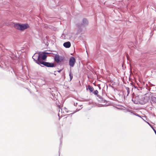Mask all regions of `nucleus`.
I'll use <instances>...</instances> for the list:
<instances>
[{"label":"nucleus","mask_w":156,"mask_h":156,"mask_svg":"<svg viewBox=\"0 0 156 156\" xmlns=\"http://www.w3.org/2000/svg\"><path fill=\"white\" fill-rule=\"evenodd\" d=\"M43 59H42L41 58V55H40L39 58H37V59L36 60V62L38 64H43L42 63H44V62L43 61Z\"/></svg>","instance_id":"obj_6"},{"label":"nucleus","mask_w":156,"mask_h":156,"mask_svg":"<svg viewBox=\"0 0 156 156\" xmlns=\"http://www.w3.org/2000/svg\"><path fill=\"white\" fill-rule=\"evenodd\" d=\"M144 97L142 95L136 96L134 99H133V101L136 104H145Z\"/></svg>","instance_id":"obj_1"},{"label":"nucleus","mask_w":156,"mask_h":156,"mask_svg":"<svg viewBox=\"0 0 156 156\" xmlns=\"http://www.w3.org/2000/svg\"><path fill=\"white\" fill-rule=\"evenodd\" d=\"M14 27L16 29L20 30H23L29 27V26L27 24H16L14 25Z\"/></svg>","instance_id":"obj_2"},{"label":"nucleus","mask_w":156,"mask_h":156,"mask_svg":"<svg viewBox=\"0 0 156 156\" xmlns=\"http://www.w3.org/2000/svg\"><path fill=\"white\" fill-rule=\"evenodd\" d=\"M63 46L66 48H69L71 46L70 43L69 41L65 42L63 44Z\"/></svg>","instance_id":"obj_8"},{"label":"nucleus","mask_w":156,"mask_h":156,"mask_svg":"<svg viewBox=\"0 0 156 156\" xmlns=\"http://www.w3.org/2000/svg\"><path fill=\"white\" fill-rule=\"evenodd\" d=\"M76 62V59L73 57H71L69 59V63L70 66L73 67Z\"/></svg>","instance_id":"obj_4"},{"label":"nucleus","mask_w":156,"mask_h":156,"mask_svg":"<svg viewBox=\"0 0 156 156\" xmlns=\"http://www.w3.org/2000/svg\"><path fill=\"white\" fill-rule=\"evenodd\" d=\"M126 89L127 91V96H128L129 93V88L128 87H126Z\"/></svg>","instance_id":"obj_11"},{"label":"nucleus","mask_w":156,"mask_h":156,"mask_svg":"<svg viewBox=\"0 0 156 156\" xmlns=\"http://www.w3.org/2000/svg\"><path fill=\"white\" fill-rule=\"evenodd\" d=\"M88 89H89V90L90 92H92L94 90V88L92 87H91L90 85L88 86Z\"/></svg>","instance_id":"obj_10"},{"label":"nucleus","mask_w":156,"mask_h":156,"mask_svg":"<svg viewBox=\"0 0 156 156\" xmlns=\"http://www.w3.org/2000/svg\"><path fill=\"white\" fill-rule=\"evenodd\" d=\"M83 22L84 23H87V20L86 19H83Z\"/></svg>","instance_id":"obj_13"},{"label":"nucleus","mask_w":156,"mask_h":156,"mask_svg":"<svg viewBox=\"0 0 156 156\" xmlns=\"http://www.w3.org/2000/svg\"><path fill=\"white\" fill-rule=\"evenodd\" d=\"M64 59V57L63 56L59 55L58 54H56L54 57L55 61L58 63H61L62 62Z\"/></svg>","instance_id":"obj_3"},{"label":"nucleus","mask_w":156,"mask_h":156,"mask_svg":"<svg viewBox=\"0 0 156 156\" xmlns=\"http://www.w3.org/2000/svg\"><path fill=\"white\" fill-rule=\"evenodd\" d=\"M40 54H37L36 53L32 57V58L34 60L35 62H36V60L37 59V58H39V56Z\"/></svg>","instance_id":"obj_7"},{"label":"nucleus","mask_w":156,"mask_h":156,"mask_svg":"<svg viewBox=\"0 0 156 156\" xmlns=\"http://www.w3.org/2000/svg\"><path fill=\"white\" fill-rule=\"evenodd\" d=\"M98 90H95L94 92V94L96 95H97L98 94Z\"/></svg>","instance_id":"obj_12"},{"label":"nucleus","mask_w":156,"mask_h":156,"mask_svg":"<svg viewBox=\"0 0 156 156\" xmlns=\"http://www.w3.org/2000/svg\"><path fill=\"white\" fill-rule=\"evenodd\" d=\"M40 55H41V58L42 59H43V60H45L47 57V55L44 54L43 55L42 54H40Z\"/></svg>","instance_id":"obj_9"},{"label":"nucleus","mask_w":156,"mask_h":156,"mask_svg":"<svg viewBox=\"0 0 156 156\" xmlns=\"http://www.w3.org/2000/svg\"><path fill=\"white\" fill-rule=\"evenodd\" d=\"M67 118V117L65 118V119H64L65 121H66V120Z\"/></svg>","instance_id":"obj_15"},{"label":"nucleus","mask_w":156,"mask_h":156,"mask_svg":"<svg viewBox=\"0 0 156 156\" xmlns=\"http://www.w3.org/2000/svg\"><path fill=\"white\" fill-rule=\"evenodd\" d=\"M43 65L48 67H53L55 66V64L53 63H51L48 62H44V63H42Z\"/></svg>","instance_id":"obj_5"},{"label":"nucleus","mask_w":156,"mask_h":156,"mask_svg":"<svg viewBox=\"0 0 156 156\" xmlns=\"http://www.w3.org/2000/svg\"><path fill=\"white\" fill-rule=\"evenodd\" d=\"M69 76L70 79V80H71L73 78V76L72 75H71V73H70L69 74Z\"/></svg>","instance_id":"obj_14"}]
</instances>
